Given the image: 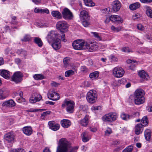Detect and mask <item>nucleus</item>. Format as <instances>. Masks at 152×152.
Segmentation results:
<instances>
[{
    "label": "nucleus",
    "mask_w": 152,
    "mask_h": 152,
    "mask_svg": "<svg viewBox=\"0 0 152 152\" xmlns=\"http://www.w3.org/2000/svg\"><path fill=\"white\" fill-rule=\"evenodd\" d=\"M9 95V91L5 88L0 89V99H3L7 97Z\"/></svg>",
    "instance_id": "nucleus-14"
},
{
    "label": "nucleus",
    "mask_w": 152,
    "mask_h": 152,
    "mask_svg": "<svg viewBox=\"0 0 152 152\" xmlns=\"http://www.w3.org/2000/svg\"><path fill=\"white\" fill-rule=\"evenodd\" d=\"M146 13L148 16L152 18V11L151 9H147L146 11Z\"/></svg>",
    "instance_id": "nucleus-49"
},
{
    "label": "nucleus",
    "mask_w": 152,
    "mask_h": 152,
    "mask_svg": "<svg viewBox=\"0 0 152 152\" xmlns=\"http://www.w3.org/2000/svg\"><path fill=\"white\" fill-rule=\"evenodd\" d=\"M144 136L145 139L149 140L151 137V132L149 129H147L144 132Z\"/></svg>",
    "instance_id": "nucleus-33"
},
{
    "label": "nucleus",
    "mask_w": 152,
    "mask_h": 152,
    "mask_svg": "<svg viewBox=\"0 0 152 152\" xmlns=\"http://www.w3.org/2000/svg\"><path fill=\"white\" fill-rule=\"evenodd\" d=\"M0 75L3 77L7 79H9L10 76V72L5 69L0 70Z\"/></svg>",
    "instance_id": "nucleus-20"
},
{
    "label": "nucleus",
    "mask_w": 152,
    "mask_h": 152,
    "mask_svg": "<svg viewBox=\"0 0 152 152\" xmlns=\"http://www.w3.org/2000/svg\"><path fill=\"white\" fill-rule=\"evenodd\" d=\"M111 19L112 21L115 22L116 21L120 22L121 23L122 22V20L120 17L118 15H111Z\"/></svg>",
    "instance_id": "nucleus-28"
},
{
    "label": "nucleus",
    "mask_w": 152,
    "mask_h": 152,
    "mask_svg": "<svg viewBox=\"0 0 152 152\" xmlns=\"http://www.w3.org/2000/svg\"><path fill=\"white\" fill-rule=\"evenodd\" d=\"M99 76V72L98 71H95L90 74L89 77L92 80L96 79Z\"/></svg>",
    "instance_id": "nucleus-34"
},
{
    "label": "nucleus",
    "mask_w": 152,
    "mask_h": 152,
    "mask_svg": "<svg viewBox=\"0 0 152 152\" xmlns=\"http://www.w3.org/2000/svg\"><path fill=\"white\" fill-rule=\"evenodd\" d=\"M86 49L91 52L95 51L97 49V43L96 42H91L89 44L86 42Z\"/></svg>",
    "instance_id": "nucleus-11"
},
{
    "label": "nucleus",
    "mask_w": 152,
    "mask_h": 152,
    "mask_svg": "<svg viewBox=\"0 0 152 152\" xmlns=\"http://www.w3.org/2000/svg\"><path fill=\"white\" fill-rule=\"evenodd\" d=\"M74 71L72 70L66 71L65 72V76L66 77H68L74 75Z\"/></svg>",
    "instance_id": "nucleus-41"
},
{
    "label": "nucleus",
    "mask_w": 152,
    "mask_h": 152,
    "mask_svg": "<svg viewBox=\"0 0 152 152\" xmlns=\"http://www.w3.org/2000/svg\"><path fill=\"white\" fill-rule=\"evenodd\" d=\"M141 16V15L138 13L134 14L133 16V18L134 20H135L136 19L138 18Z\"/></svg>",
    "instance_id": "nucleus-58"
},
{
    "label": "nucleus",
    "mask_w": 152,
    "mask_h": 152,
    "mask_svg": "<svg viewBox=\"0 0 152 152\" xmlns=\"http://www.w3.org/2000/svg\"><path fill=\"white\" fill-rule=\"evenodd\" d=\"M14 136L12 132H9L4 135V139L8 142H11L14 140Z\"/></svg>",
    "instance_id": "nucleus-16"
},
{
    "label": "nucleus",
    "mask_w": 152,
    "mask_h": 152,
    "mask_svg": "<svg viewBox=\"0 0 152 152\" xmlns=\"http://www.w3.org/2000/svg\"><path fill=\"white\" fill-rule=\"evenodd\" d=\"M137 28L140 31H143L145 29L144 26L142 24H137Z\"/></svg>",
    "instance_id": "nucleus-54"
},
{
    "label": "nucleus",
    "mask_w": 152,
    "mask_h": 152,
    "mask_svg": "<svg viewBox=\"0 0 152 152\" xmlns=\"http://www.w3.org/2000/svg\"><path fill=\"white\" fill-rule=\"evenodd\" d=\"M34 42L39 47H42L43 44V43L41 39L38 37H35L34 38Z\"/></svg>",
    "instance_id": "nucleus-31"
},
{
    "label": "nucleus",
    "mask_w": 152,
    "mask_h": 152,
    "mask_svg": "<svg viewBox=\"0 0 152 152\" xmlns=\"http://www.w3.org/2000/svg\"><path fill=\"white\" fill-rule=\"evenodd\" d=\"M60 35L56 31H51L48 33L46 38L48 43L50 44L57 39H60Z\"/></svg>",
    "instance_id": "nucleus-4"
},
{
    "label": "nucleus",
    "mask_w": 152,
    "mask_h": 152,
    "mask_svg": "<svg viewBox=\"0 0 152 152\" xmlns=\"http://www.w3.org/2000/svg\"><path fill=\"white\" fill-rule=\"evenodd\" d=\"M141 124L144 126H146L148 125V120L146 116H144L141 121Z\"/></svg>",
    "instance_id": "nucleus-35"
},
{
    "label": "nucleus",
    "mask_w": 152,
    "mask_h": 152,
    "mask_svg": "<svg viewBox=\"0 0 152 152\" xmlns=\"http://www.w3.org/2000/svg\"><path fill=\"white\" fill-rule=\"evenodd\" d=\"M112 9L115 12H117L121 7V4L118 0L115 1L113 2L112 4Z\"/></svg>",
    "instance_id": "nucleus-17"
},
{
    "label": "nucleus",
    "mask_w": 152,
    "mask_h": 152,
    "mask_svg": "<svg viewBox=\"0 0 152 152\" xmlns=\"http://www.w3.org/2000/svg\"><path fill=\"white\" fill-rule=\"evenodd\" d=\"M34 78L36 80H40L44 78V76L41 74H36L34 76Z\"/></svg>",
    "instance_id": "nucleus-44"
},
{
    "label": "nucleus",
    "mask_w": 152,
    "mask_h": 152,
    "mask_svg": "<svg viewBox=\"0 0 152 152\" xmlns=\"http://www.w3.org/2000/svg\"><path fill=\"white\" fill-rule=\"evenodd\" d=\"M35 96H32L30 98L29 101L31 103L33 104L39 101V99H35Z\"/></svg>",
    "instance_id": "nucleus-45"
},
{
    "label": "nucleus",
    "mask_w": 152,
    "mask_h": 152,
    "mask_svg": "<svg viewBox=\"0 0 152 152\" xmlns=\"http://www.w3.org/2000/svg\"><path fill=\"white\" fill-rule=\"evenodd\" d=\"M132 116H130L129 115H126L124 113H122L121 115V118L123 120L127 121L129 119H130V117Z\"/></svg>",
    "instance_id": "nucleus-38"
},
{
    "label": "nucleus",
    "mask_w": 152,
    "mask_h": 152,
    "mask_svg": "<svg viewBox=\"0 0 152 152\" xmlns=\"http://www.w3.org/2000/svg\"><path fill=\"white\" fill-rule=\"evenodd\" d=\"M112 133L111 129L109 127L107 128L106 130L105 131V134L107 136H108Z\"/></svg>",
    "instance_id": "nucleus-51"
},
{
    "label": "nucleus",
    "mask_w": 152,
    "mask_h": 152,
    "mask_svg": "<svg viewBox=\"0 0 152 152\" xmlns=\"http://www.w3.org/2000/svg\"><path fill=\"white\" fill-rule=\"evenodd\" d=\"M40 12L41 13H45L47 14H48L49 13V10L47 9H40Z\"/></svg>",
    "instance_id": "nucleus-59"
},
{
    "label": "nucleus",
    "mask_w": 152,
    "mask_h": 152,
    "mask_svg": "<svg viewBox=\"0 0 152 152\" xmlns=\"http://www.w3.org/2000/svg\"><path fill=\"white\" fill-rule=\"evenodd\" d=\"M32 96H35V99H39V101L42 99L41 95L37 93H34L32 94Z\"/></svg>",
    "instance_id": "nucleus-48"
},
{
    "label": "nucleus",
    "mask_w": 152,
    "mask_h": 152,
    "mask_svg": "<svg viewBox=\"0 0 152 152\" xmlns=\"http://www.w3.org/2000/svg\"><path fill=\"white\" fill-rule=\"evenodd\" d=\"M140 6V4L139 2H136L130 4L129 8L131 10H134L139 8Z\"/></svg>",
    "instance_id": "nucleus-27"
},
{
    "label": "nucleus",
    "mask_w": 152,
    "mask_h": 152,
    "mask_svg": "<svg viewBox=\"0 0 152 152\" xmlns=\"http://www.w3.org/2000/svg\"><path fill=\"white\" fill-rule=\"evenodd\" d=\"M79 108L80 111L82 110L83 111H85L86 110V106L83 105H80L79 106Z\"/></svg>",
    "instance_id": "nucleus-61"
},
{
    "label": "nucleus",
    "mask_w": 152,
    "mask_h": 152,
    "mask_svg": "<svg viewBox=\"0 0 152 152\" xmlns=\"http://www.w3.org/2000/svg\"><path fill=\"white\" fill-rule=\"evenodd\" d=\"M15 103L12 99L4 102L2 104V106L3 107H13L15 106Z\"/></svg>",
    "instance_id": "nucleus-15"
},
{
    "label": "nucleus",
    "mask_w": 152,
    "mask_h": 152,
    "mask_svg": "<svg viewBox=\"0 0 152 152\" xmlns=\"http://www.w3.org/2000/svg\"><path fill=\"white\" fill-rule=\"evenodd\" d=\"M110 116H109V115L108 113V114H105L104 116H103L102 118V119L104 121L111 122L110 118Z\"/></svg>",
    "instance_id": "nucleus-40"
},
{
    "label": "nucleus",
    "mask_w": 152,
    "mask_h": 152,
    "mask_svg": "<svg viewBox=\"0 0 152 152\" xmlns=\"http://www.w3.org/2000/svg\"><path fill=\"white\" fill-rule=\"evenodd\" d=\"M86 42L80 40H76L72 43L74 49L76 50H82L86 49Z\"/></svg>",
    "instance_id": "nucleus-5"
},
{
    "label": "nucleus",
    "mask_w": 152,
    "mask_h": 152,
    "mask_svg": "<svg viewBox=\"0 0 152 152\" xmlns=\"http://www.w3.org/2000/svg\"><path fill=\"white\" fill-rule=\"evenodd\" d=\"M52 16L58 19H61L62 18V15L61 13L58 11H54L51 12Z\"/></svg>",
    "instance_id": "nucleus-30"
},
{
    "label": "nucleus",
    "mask_w": 152,
    "mask_h": 152,
    "mask_svg": "<svg viewBox=\"0 0 152 152\" xmlns=\"http://www.w3.org/2000/svg\"><path fill=\"white\" fill-rule=\"evenodd\" d=\"M70 60L68 57L64 58L63 59V62L66 67L67 66L70 62Z\"/></svg>",
    "instance_id": "nucleus-46"
},
{
    "label": "nucleus",
    "mask_w": 152,
    "mask_h": 152,
    "mask_svg": "<svg viewBox=\"0 0 152 152\" xmlns=\"http://www.w3.org/2000/svg\"><path fill=\"white\" fill-rule=\"evenodd\" d=\"M78 148V147L77 146H75L72 148L70 152H77Z\"/></svg>",
    "instance_id": "nucleus-60"
},
{
    "label": "nucleus",
    "mask_w": 152,
    "mask_h": 152,
    "mask_svg": "<svg viewBox=\"0 0 152 152\" xmlns=\"http://www.w3.org/2000/svg\"><path fill=\"white\" fill-rule=\"evenodd\" d=\"M50 44H51V46L55 50L60 49L61 46L60 39H57Z\"/></svg>",
    "instance_id": "nucleus-12"
},
{
    "label": "nucleus",
    "mask_w": 152,
    "mask_h": 152,
    "mask_svg": "<svg viewBox=\"0 0 152 152\" xmlns=\"http://www.w3.org/2000/svg\"><path fill=\"white\" fill-rule=\"evenodd\" d=\"M97 95L95 90H91L87 93L86 98L89 103H94L96 102L97 99Z\"/></svg>",
    "instance_id": "nucleus-6"
},
{
    "label": "nucleus",
    "mask_w": 152,
    "mask_h": 152,
    "mask_svg": "<svg viewBox=\"0 0 152 152\" xmlns=\"http://www.w3.org/2000/svg\"><path fill=\"white\" fill-rule=\"evenodd\" d=\"M62 14L63 18L66 20H72L73 17L72 12L66 8L63 9Z\"/></svg>",
    "instance_id": "nucleus-7"
},
{
    "label": "nucleus",
    "mask_w": 152,
    "mask_h": 152,
    "mask_svg": "<svg viewBox=\"0 0 152 152\" xmlns=\"http://www.w3.org/2000/svg\"><path fill=\"white\" fill-rule=\"evenodd\" d=\"M48 96L49 98H52V99H50L53 100H57L60 98V96L58 94L53 91L50 92L48 94Z\"/></svg>",
    "instance_id": "nucleus-18"
},
{
    "label": "nucleus",
    "mask_w": 152,
    "mask_h": 152,
    "mask_svg": "<svg viewBox=\"0 0 152 152\" xmlns=\"http://www.w3.org/2000/svg\"><path fill=\"white\" fill-rule=\"evenodd\" d=\"M139 115V112H136L134 113H132V115H130L131 116H132L131 117H130V118H132V117H136L138 116Z\"/></svg>",
    "instance_id": "nucleus-56"
},
{
    "label": "nucleus",
    "mask_w": 152,
    "mask_h": 152,
    "mask_svg": "<svg viewBox=\"0 0 152 152\" xmlns=\"http://www.w3.org/2000/svg\"><path fill=\"white\" fill-rule=\"evenodd\" d=\"M80 16L81 20L90 18L88 12L85 10H83L80 12Z\"/></svg>",
    "instance_id": "nucleus-21"
},
{
    "label": "nucleus",
    "mask_w": 152,
    "mask_h": 152,
    "mask_svg": "<svg viewBox=\"0 0 152 152\" xmlns=\"http://www.w3.org/2000/svg\"><path fill=\"white\" fill-rule=\"evenodd\" d=\"M113 73L116 77H120L123 75L124 71L121 67H116L113 70Z\"/></svg>",
    "instance_id": "nucleus-9"
},
{
    "label": "nucleus",
    "mask_w": 152,
    "mask_h": 152,
    "mask_svg": "<svg viewBox=\"0 0 152 152\" xmlns=\"http://www.w3.org/2000/svg\"><path fill=\"white\" fill-rule=\"evenodd\" d=\"M88 123V116L86 115L84 118L80 120L79 123L80 124L81 126H83L86 127L87 126Z\"/></svg>",
    "instance_id": "nucleus-25"
},
{
    "label": "nucleus",
    "mask_w": 152,
    "mask_h": 152,
    "mask_svg": "<svg viewBox=\"0 0 152 152\" xmlns=\"http://www.w3.org/2000/svg\"><path fill=\"white\" fill-rule=\"evenodd\" d=\"M111 122L115 120L117 118L118 115L116 113L111 112L109 113Z\"/></svg>",
    "instance_id": "nucleus-32"
},
{
    "label": "nucleus",
    "mask_w": 152,
    "mask_h": 152,
    "mask_svg": "<svg viewBox=\"0 0 152 152\" xmlns=\"http://www.w3.org/2000/svg\"><path fill=\"white\" fill-rule=\"evenodd\" d=\"M140 1L142 3H150L152 1V0H140Z\"/></svg>",
    "instance_id": "nucleus-63"
},
{
    "label": "nucleus",
    "mask_w": 152,
    "mask_h": 152,
    "mask_svg": "<svg viewBox=\"0 0 152 152\" xmlns=\"http://www.w3.org/2000/svg\"><path fill=\"white\" fill-rule=\"evenodd\" d=\"M133 148V147L132 145H129L124 149L122 152H132Z\"/></svg>",
    "instance_id": "nucleus-43"
},
{
    "label": "nucleus",
    "mask_w": 152,
    "mask_h": 152,
    "mask_svg": "<svg viewBox=\"0 0 152 152\" xmlns=\"http://www.w3.org/2000/svg\"><path fill=\"white\" fill-rule=\"evenodd\" d=\"M48 124L49 128L54 131H56L58 130L60 127V125L59 124H56L53 121H49Z\"/></svg>",
    "instance_id": "nucleus-13"
},
{
    "label": "nucleus",
    "mask_w": 152,
    "mask_h": 152,
    "mask_svg": "<svg viewBox=\"0 0 152 152\" xmlns=\"http://www.w3.org/2000/svg\"><path fill=\"white\" fill-rule=\"evenodd\" d=\"M126 62L128 64H131V65L129 66V68L130 69L134 70L137 65V63L136 61L134 60L129 59L127 60Z\"/></svg>",
    "instance_id": "nucleus-26"
},
{
    "label": "nucleus",
    "mask_w": 152,
    "mask_h": 152,
    "mask_svg": "<svg viewBox=\"0 0 152 152\" xmlns=\"http://www.w3.org/2000/svg\"><path fill=\"white\" fill-rule=\"evenodd\" d=\"M143 126H144L142 124H137L136 125L135 127V133L136 134L138 135L142 132Z\"/></svg>",
    "instance_id": "nucleus-24"
},
{
    "label": "nucleus",
    "mask_w": 152,
    "mask_h": 152,
    "mask_svg": "<svg viewBox=\"0 0 152 152\" xmlns=\"http://www.w3.org/2000/svg\"><path fill=\"white\" fill-rule=\"evenodd\" d=\"M23 131L24 134L28 136L31 135L32 133V128L30 126L24 127L23 128Z\"/></svg>",
    "instance_id": "nucleus-22"
},
{
    "label": "nucleus",
    "mask_w": 152,
    "mask_h": 152,
    "mask_svg": "<svg viewBox=\"0 0 152 152\" xmlns=\"http://www.w3.org/2000/svg\"><path fill=\"white\" fill-rule=\"evenodd\" d=\"M91 34H92L94 37L98 40H102L101 37L99 34L97 32H91Z\"/></svg>",
    "instance_id": "nucleus-39"
},
{
    "label": "nucleus",
    "mask_w": 152,
    "mask_h": 152,
    "mask_svg": "<svg viewBox=\"0 0 152 152\" xmlns=\"http://www.w3.org/2000/svg\"><path fill=\"white\" fill-rule=\"evenodd\" d=\"M111 29L113 32H118L121 30V28L120 27H115L113 26H112Z\"/></svg>",
    "instance_id": "nucleus-42"
},
{
    "label": "nucleus",
    "mask_w": 152,
    "mask_h": 152,
    "mask_svg": "<svg viewBox=\"0 0 152 152\" xmlns=\"http://www.w3.org/2000/svg\"><path fill=\"white\" fill-rule=\"evenodd\" d=\"M61 40L64 41V42H66V40L65 39V34H64V33L62 32V31H61Z\"/></svg>",
    "instance_id": "nucleus-57"
},
{
    "label": "nucleus",
    "mask_w": 152,
    "mask_h": 152,
    "mask_svg": "<svg viewBox=\"0 0 152 152\" xmlns=\"http://www.w3.org/2000/svg\"><path fill=\"white\" fill-rule=\"evenodd\" d=\"M61 126L64 128H67L71 125L70 121L68 119H64L61 121Z\"/></svg>",
    "instance_id": "nucleus-23"
},
{
    "label": "nucleus",
    "mask_w": 152,
    "mask_h": 152,
    "mask_svg": "<svg viewBox=\"0 0 152 152\" xmlns=\"http://www.w3.org/2000/svg\"><path fill=\"white\" fill-rule=\"evenodd\" d=\"M82 25L85 27H87L90 24V22L89 21V18L88 19H84L81 20Z\"/></svg>",
    "instance_id": "nucleus-37"
},
{
    "label": "nucleus",
    "mask_w": 152,
    "mask_h": 152,
    "mask_svg": "<svg viewBox=\"0 0 152 152\" xmlns=\"http://www.w3.org/2000/svg\"><path fill=\"white\" fill-rule=\"evenodd\" d=\"M144 91L141 88L136 90L134 94V103L139 105L145 102Z\"/></svg>",
    "instance_id": "nucleus-1"
},
{
    "label": "nucleus",
    "mask_w": 152,
    "mask_h": 152,
    "mask_svg": "<svg viewBox=\"0 0 152 152\" xmlns=\"http://www.w3.org/2000/svg\"><path fill=\"white\" fill-rule=\"evenodd\" d=\"M84 3L86 6L92 7L95 5V3L91 0H84Z\"/></svg>",
    "instance_id": "nucleus-36"
},
{
    "label": "nucleus",
    "mask_w": 152,
    "mask_h": 152,
    "mask_svg": "<svg viewBox=\"0 0 152 152\" xmlns=\"http://www.w3.org/2000/svg\"><path fill=\"white\" fill-rule=\"evenodd\" d=\"M75 105V103L73 101L65 99L61 107L62 108H64L66 106V111L69 113H73L74 110Z\"/></svg>",
    "instance_id": "nucleus-3"
},
{
    "label": "nucleus",
    "mask_w": 152,
    "mask_h": 152,
    "mask_svg": "<svg viewBox=\"0 0 152 152\" xmlns=\"http://www.w3.org/2000/svg\"><path fill=\"white\" fill-rule=\"evenodd\" d=\"M23 77V75L22 73L20 72H16L13 75L12 80L16 83H18L22 80Z\"/></svg>",
    "instance_id": "nucleus-8"
},
{
    "label": "nucleus",
    "mask_w": 152,
    "mask_h": 152,
    "mask_svg": "<svg viewBox=\"0 0 152 152\" xmlns=\"http://www.w3.org/2000/svg\"><path fill=\"white\" fill-rule=\"evenodd\" d=\"M138 74L139 76L142 79H147L148 78V74L144 70L139 71Z\"/></svg>",
    "instance_id": "nucleus-29"
},
{
    "label": "nucleus",
    "mask_w": 152,
    "mask_h": 152,
    "mask_svg": "<svg viewBox=\"0 0 152 152\" xmlns=\"http://www.w3.org/2000/svg\"><path fill=\"white\" fill-rule=\"evenodd\" d=\"M110 59L111 60V61L113 62H116L118 61V59L117 57L113 55H111L109 56Z\"/></svg>",
    "instance_id": "nucleus-50"
},
{
    "label": "nucleus",
    "mask_w": 152,
    "mask_h": 152,
    "mask_svg": "<svg viewBox=\"0 0 152 152\" xmlns=\"http://www.w3.org/2000/svg\"><path fill=\"white\" fill-rule=\"evenodd\" d=\"M43 109H31L27 110L28 112H35L39 111H42Z\"/></svg>",
    "instance_id": "nucleus-55"
},
{
    "label": "nucleus",
    "mask_w": 152,
    "mask_h": 152,
    "mask_svg": "<svg viewBox=\"0 0 152 152\" xmlns=\"http://www.w3.org/2000/svg\"><path fill=\"white\" fill-rule=\"evenodd\" d=\"M30 40V36L28 35H25L23 39H21V41L23 42L29 41Z\"/></svg>",
    "instance_id": "nucleus-52"
},
{
    "label": "nucleus",
    "mask_w": 152,
    "mask_h": 152,
    "mask_svg": "<svg viewBox=\"0 0 152 152\" xmlns=\"http://www.w3.org/2000/svg\"><path fill=\"white\" fill-rule=\"evenodd\" d=\"M81 71L83 72H86L87 71V69L85 66H82L81 68Z\"/></svg>",
    "instance_id": "nucleus-62"
},
{
    "label": "nucleus",
    "mask_w": 152,
    "mask_h": 152,
    "mask_svg": "<svg viewBox=\"0 0 152 152\" xmlns=\"http://www.w3.org/2000/svg\"><path fill=\"white\" fill-rule=\"evenodd\" d=\"M68 27L67 23L64 20H61L58 22L56 25V28L59 30H65Z\"/></svg>",
    "instance_id": "nucleus-10"
},
{
    "label": "nucleus",
    "mask_w": 152,
    "mask_h": 152,
    "mask_svg": "<svg viewBox=\"0 0 152 152\" xmlns=\"http://www.w3.org/2000/svg\"><path fill=\"white\" fill-rule=\"evenodd\" d=\"M82 139L84 142H86L88 141L91 139L90 136L88 134V132L85 131L82 133L81 134Z\"/></svg>",
    "instance_id": "nucleus-19"
},
{
    "label": "nucleus",
    "mask_w": 152,
    "mask_h": 152,
    "mask_svg": "<svg viewBox=\"0 0 152 152\" xmlns=\"http://www.w3.org/2000/svg\"><path fill=\"white\" fill-rule=\"evenodd\" d=\"M71 147L70 143L66 138H62L59 140L56 152H67Z\"/></svg>",
    "instance_id": "nucleus-2"
},
{
    "label": "nucleus",
    "mask_w": 152,
    "mask_h": 152,
    "mask_svg": "<svg viewBox=\"0 0 152 152\" xmlns=\"http://www.w3.org/2000/svg\"><path fill=\"white\" fill-rule=\"evenodd\" d=\"M131 50L128 47H124L122 49V51L124 52L129 53L131 51Z\"/></svg>",
    "instance_id": "nucleus-53"
},
{
    "label": "nucleus",
    "mask_w": 152,
    "mask_h": 152,
    "mask_svg": "<svg viewBox=\"0 0 152 152\" xmlns=\"http://www.w3.org/2000/svg\"><path fill=\"white\" fill-rule=\"evenodd\" d=\"M110 20L112 21V20L111 19V16H110V17L107 18H106V20H105V23H109Z\"/></svg>",
    "instance_id": "nucleus-64"
},
{
    "label": "nucleus",
    "mask_w": 152,
    "mask_h": 152,
    "mask_svg": "<svg viewBox=\"0 0 152 152\" xmlns=\"http://www.w3.org/2000/svg\"><path fill=\"white\" fill-rule=\"evenodd\" d=\"M10 152H25V150L23 148H19L17 149H12Z\"/></svg>",
    "instance_id": "nucleus-47"
}]
</instances>
